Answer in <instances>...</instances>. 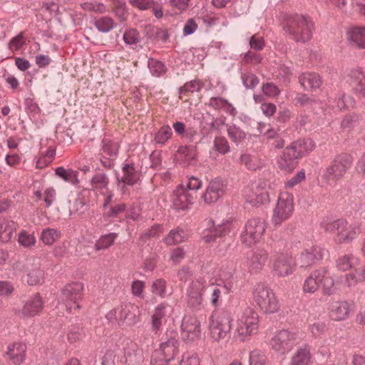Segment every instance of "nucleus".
Returning a JSON list of instances; mask_svg holds the SVG:
<instances>
[{
    "mask_svg": "<svg viewBox=\"0 0 365 365\" xmlns=\"http://www.w3.org/2000/svg\"><path fill=\"white\" fill-rule=\"evenodd\" d=\"M123 176L120 181L128 185H133L140 180V174L133 164L126 163L122 168Z\"/></svg>",
    "mask_w": 365,
    "mask_h": 365,
    "instance_id": "obj_30",
    "label": "nucleus"
},
{
    "mask_svg": "<svg viewBox=\"0 0 365 365\" xmlns=\"http://www.w3.org/2000/svg\"><path fill=\"white\" fill-rule=\"evenodd\" d=\"M268 254L264 249H257L247 255V265L250 272H257L262 269L267 260Z\"/></svg>",
    "mask_w": 365,
    "mask_h": 365,
    "instance_id": "obj_19",
    "label": "nucleus"
},
{
    "mask_svg": "<svg viewBox=\"0 0 365 365\" xmlns=\"http://www.w3.org/2000/svg\"><path fill=\"white\" fill-rule=\"evenodd\" d=\"M165 316V306L163 304H159L152 315V329L157 333L162 325L161 319Z\"/></svg>",
    "mask_w": 365,
    "mask_h": 365,
    "instance_id": "obj_36",
    "label": "nucleus"
},
{
    "mask_svg": "<svg viewBox=\"0 0 365 365\" xmlns=\"http://www.w3.org/2000/svg\"><path fill=\"white\" fill-rule=\"evenodd\" d=\"M19 242L24 247H30L36 243V238L34 235L29 234L23 230L19 235Z\"/></svg>",
    "mask_w": 365,
    "mask_h": 365,
    "instance_id": "obj_55",
    "label": "nucleus"
},
{
    "mask_svg": "<svg viewBox=\"0 0 365 365\" xmlns=\"http://www.w3.org/2000/svg\"><path fill=\"white\" fill-rule=\"evenodd\" d=\"M26 344L21 342L10 344L7 347L6 356L14 364L19 365L26 359Z\"/></svg>",
    "mask_w": 365,
    "mask_h": 365,
    "instance_id": "obj_22",
    "label": "nucleus"
},
{
    "mask_svg": "<svg viewBox=\"0 0 365 365\" xmlns=\"http://www.w3.org/2000/svg\"><path fill=\"white\" fill-rule=\"evenodd\" d=\"M90 22L101 33L110 31L115 26L113 19L106 16L93 18Z\"/></svg>",
    "mask_w": 365,
    "mask_h": 365,
    "instance_id": "obj_33",
    "label": "nucleus"
},
{
    "mask_svg": "<svg viewBox=\"0 0 365 365\" xmlns=\"http://www.w3.org/2000/svg\"><path fill=\"white\" fill-rule=\"evenodd\" d=\"M359 115L354 113L348 115L341 121V127L344 128H353L359 120Z\"/></svg>",
    "mask_w": 365,
    "mask_h": 365,
    "instance_id": "obj_61",
    "label": "nucleus"
},
{
    "mask_svg": "<svg viewBox=\"0 0 365 365\" xmlns=\"http://www.w3.org/2000/svg\"><path fill=\"white\" fill-rule=\"evenodd\" d=\"M148 66L151 73L156 77H159L166 72V67L164 63L154 58L148 59Z\"/></svg>",
    "mask_w": 365,
    "mask_h": 365,
    "instance_id": "obj_42",
    "label": "nucleus"
},
{
    "mask_svg": "<svg viewBox=\"0 0 365 365\" xmlns=\"http://www.w3.org/2000/svg\"><path fill=\"white\" fill-rule=\"evenodd\" d=\"M196 155L197 147L194 145L180 146L177 151V158L188 163L194 160Z\"/></svg>",
    "mask_w": 365,
    "mask_h": 365,
    "instance_id": "obj_35",
    "label": "nucleus"
},
{
    "mask_svg": "<svg viewBox=\"0 0 365 365\" xmlns=\"http://www.w3.org/2000/svg\"><path fill=\"white\" fill-rule=\"evenodd\" d=\"M315 147L310 139H299L292 143L283 150L278 160L279 168L286 172L292 171L298 165V160L312 152Z\"/></svg>",
    "mask_w": 365,
    "mask_h": 365,
    "instance_id": "obj_2",
    "label": "nucleus"
},
{
    "mask_svg": "<svg viewBox=\"0 0 365 365\" xmlns=\"http://www.w3.org/2000/svg\"><path fill=\"white\" fill-rule=\"evenodd\" d=\"M323 257V250L319 246H312L301 253L299 258V263L301 267H310Z\"/></svg>",
    "mask_w": 365,
    "mask_h": 365,
    "instance_id": "obj_18",
    "label": "nucleus"
},
{
    "mask_svg": "<svg viewBox=\"0 0 365 365\" xmlns=\"http://www.w3.org/2000/svg\"><path fill=\"white\" fill-rule=\"evenodd\" d=\"M324 273V267H321L312 272L304 281L303 285L304 292L309 294L314 293L322 284Z\"/></svg>",
    "mask_w": 365,
    "mask_h": 365,
    "instance_id": "obj_23",
    "label": "nucleus"
},
{
    "mask_svg": "<svg viewBox=\"0 0 365 365\" xmlns=\"http://www.w3.org/2000/svg\"><path fill=\"white\" fill-rule=\"evenodd\" d=\"M227 135L230 139L235 143L241 142L246 137L245 131L235 125H227Z\"/></svg>",
    "mask_w": 365,
    "mask_h": 365,
    "instance_id": "obj_43",
    "label": "nucleus"
},
{
    "mask_svg": "<svg viewBox=\"0 0 365 365\" xmlns=\"http://www.w3.org/2000/svg\"><path fill=\"white\" fill-rule=\"evenodd\" d=\"M226 188L227 185L220 178L212 180L203 194L204 201L207 204L216 202L225 195Z\"/></svg>",
    "mask_w": 365,
    "mask_h": 365,
    "instance_id": "obj_15",
    "label": "nucleus"
},
{
    "mask_svg": "<svg viewBox=\"0 0 365 365\" xmlns=\"http://www.w3.org/2000/svg\"><path fill=\"white\" fill-rule=\"evenodd\" d=\"M283 30L296 43H307L312 37L314 24L309 16L295 14L287 16L282 23Z\"/></svg>",
    "mask_w": 365,
    "mask_h": 365,
    "instance_id": "obj_1",
    "label": "nucleus"
},
{
    "mask_svg": "<svg viewBox=\"0 0 365 365\" xmlns=\"http://www.w3.org/2000/svg\"><path fill=\"white\" fill-rule=\"evenodd\" d=\"M322 225L325 231L335 235L336 243L349 242L359 233L358 227H347V222L344 219H337L331 222H323Z\"/></svg>",
    "mask_w": 365,
    "mask_h": 365,
    "instance_id": "obj_6",
    "label": "nucleus"
},
{
    "mask_svg": "<svg viewBox=\"0 0 365 365\" xmlns=\"http://www.w3.org/2000/svg\"><path fill=\"white\" fill-rule=\"evenodd\" d=\"M262 57L253 51H248L245 54L243 61L245 63L257 64L262 61Z\"/></svg>",
    "mask_w": 365,
    "mask_h": 365,
    "instance_id": "obj_64",
    "label": "nucleus"
},
{
    "mask_svg": "<svg viewBox=\"0 0 365 365\" xmlns=\"http://www.w3.org/2000/svg\"><path fill=\"white\" fill-rule=\"evenodd\" d=\"M119 326H133L139 321L140 310L131 303L123 304L117 307Z\"/></svg>",
    "mask_w": 365,
    "mask_h": 365,
    "instance_id": "obj_13",
    "label": "nucleus"
},
{
    "mask_svg": "<svg viewBox=\"0 0 365 365\" xmlns=\"http://www.w3.org/2000/svg\"><path fill=\"white\" fill-rule=\"evenodd\" d=\"M166 282L163 279H159L153 282L151 286V292L161 297L165 295Z\"/></svg>",
    "mask_w": 365,
    "mask_h": 365,
    "instance_id": "obj_56",
    "label": "nucleus"
},
{
    "mask_svg": "<svg viewBox=\"0 0 365 365\" xmlns=\"http://www.w3.org/2000/svg\"><path fill=\"white\" fill-rule=\"evenodd\" d=\"M241 78L244 86L247 89H253L259 83L258 77L252 73H242Z\"/></svg>",
    "mask_w": 365,
    "mask_h": 365,
    "instance_id": "obj_49",
    "label": "nucleus"
},
{
    "mask_svg": "<svg viewBox=\"0 0 365 365\" xmlns=\"http://www.w3.org/2000/svg\"><path fill=\"white\" fill-rule=\"evenodd\" d=\"M322 284L324 294L331 295L334 293L335 289L334 287V279L332 277L327 275V270L326 269Z\"/></svg>",
    "mask_w": 365,
    "mask_h": 365,
    "instance_id": "obj_54",
    "label": "nucleus"
},
{
    "mask_svg": "<svg viewBox=\"0 0 365 365\" xmlns=\"http://www.w3.org/2000/svg\"><path fill=\"white\" fill-rule=\"evenodd\" d=\"M202 87V83L199 80H194L187 82L179 89L180 95H185L187 92L193 93L200 91Z\"/></svg>",
    "mask_w": 365,
    "mask_h": 365,
    "instance_id": "obj_50",
    "label": "nucleus"
},
{
    "mask_svg": "<svg viewBox=\"0 0 365 365\" xmlns=\"http://www.w3.org/2000/svg\"><path fill=\"white\" fill-rule=\"evenodd\" d=\"M346 35L352 46L365 48V27H354L347 31Z\"/></svg>",
    "mask_w": 365,
    "mask_h": 365,
    "instance_id": "obj_29",
    "label": "nucleus"
},
{
    "mask_svg": "<svg viewBox=\"0 0 365 365\" xmlns=\"http://www.w3.org/2000/svg\"><path fill=\"white\" fill-rule=\"evenodd\" d=\"M250 365H266L265 354L260 350H254L250 354Z\"/></svg>",
    "mask_w": 365,
    "mask_h": 365,
    "instance_id": "obj_52",
    "label": "nucleus"
},
{
    "mask_svg": "<svg viewBox=\"0 0 365 365\" xmlns=\"http://www.w3.org/2000/svg\"><path fill=\"white\" fill-rule=\"evenodd\" d=\"M292 264L293 262L291 257L281 255L274 264V270L279 276H287L293 272Z\"/></svg>",
    "mask_w": 365,
    "mask_h": 365,
    "instance_id": "obj_27",
    "label": "nucleus"
},
{
    "mask_svg": "<svg viewBox=\"0 0 365 365\" xmlns=\"http://www.w3.org/2000/svg\"><path fill=\"white\" fill-rule=\"evenodd\" d=\"M230 225L229 221L218 225L212 222V225L204 232L203 240L206 242H216L218 238L225 237L230 232Z\"/></svg>",
    "mask_w": 365,
    "mask_h": 365,
    "instance_id": "obj_16",
    "label": "nucleus"
},
{
    "mask_svg": "<svg viewBox=\"0 0 365 365\" xmlns=\"http://www.w3.org/2000/svg\"><path fill=\"white\" fill-rule=\"evenodd\" d=\"M214 145L216 150L222 154H225L230 150L229 143L227 139L224 137L215 138Z\"/></svg>",
    "mask_w": 365,
    "mask_h": 365,
    "instance_id": "obj_57",
    "label": "nucleus"
},
{
    "mask_svg": "<svg viewBox=\"0 0 365 365\" xmlns=\"http://www.w3.org/2000/svg\"><path fill=\"white\" fill-rule=\"evenodd\" d=\"M124 365H142L144 358L143 350L136 344L124 348Z\"/></svg>",
    "mask_w": 365,
    "mask_h": 365,
    "instance_id": "obj_25",
    "label": "nucleus"
},
{
    "mask_svg": "<svg viewBox=\"0 0 365 365\" xmlns=\"http://www.w3.org/2000/svg\"><path fill=\"white\" fill-rule=\"evenodd\" d=\"M109 184V179L106 173H97L91 180L92 190L107 189Z\"/></svg>",
    "mask_w": 365,
    "mask_h": 365,
    "instance_id": "obj_38",
    "label": "nucleus"
},
{
    "mask_svg": "<svg viewBox=\"0 0 365 365\" xmlns=\"http://www.w3.org/2000/svg\"><path fill=\"white\" fill-rule=\"evenodd\" d=\"M294 210L292 197H280L274 210L272 223L274 227L279 226L282 222L290 217Z\"/></svg>",
    "mask_w": 365,
    "mask_h": 365,
    "instance_id": "obj_11",
    "label": "nucleus"
},
{
    "mask_svg": "<svg viewBox=\"0 0 365 365\" xmlns=\"http://www.w3.org/2000/svg\"><path fill=\"white\" fill-rule=\"evenodd\" d=\"M352 163L353 157L350 154L342 153L337 155L324 170L322 178L329 184L336 183L345 175Z\"/></svg>",
    "mask_w": 365,
    "mask_h": 365,
    "instance_id": "obj_5",
    "label": "nucleus"
},
{
    "mask_svg": "<svg viewBox=\"0 0 365 365\" xmlns=\"http://www.w3.org/2000/svg\"><path fill=\"white\" fill-rule=\"evenodd\" d=\"M311 359L310 346L304 344L297 348L291 359L289 365H310Z\"/></svg>",
    "mask_w": 365,
    "mask_h": 365,
    "instance_id": "obj_26",
    "label": "nucleus"
},
{
    "mask_svg": "<svg viewBox=\"0 0 365 365\" xmlns=\"http://www.w3.org/2000/svg\"><path fill=\"white\" fill-rule=\"evenodd\" d=\"M182 339L185 341H192L200 336V322L193 316L186 315L181 324Z\"/></svg>",
    "mask_w": 365,
    "mask_h": 365,
    "instance_id": "obj_14",
    "label": "nucleus"
},
{
    "mask_svg": "<svg viewBox=\"0 0 365 365\" xmlns=\"http://www.w3.org/2000/svg\"><path fill=\"white\" fill-rule=\"evenodd\" d=\"M102 149L110 157H115L118 150V145L111 140L103 138L102 140Z\"/></svg>",
    "mask_w": 365,
    "mask_h": 365,
    "instance_id": "obj_48",
    "label": "nucleus"
},
{
    "mask_svg": "<svg viewBox=\"0 0 365 365\" xmlns=\"http://www.w3.org/2000/svg\"><path fill=\"white\" fill-rule=\"evenodd\" d=\"M117 236L118 235L114 232L102 235L95 244L96 250H101L108 248L114 243L115 239Z\"/></svg>",
    "mask_w": 365,
    "mask_h": 365,
    "instance_id": "obj_41",
    "label": "nucleus"
},
{
    "mask_svg": "<svg viewBox=\"0 0 365 365\" xmlns=\"http://www.w3.org/2000/svg\"><path fill=\"white\" fill-rule=\"evenodd\" d=\"M358 262V259L353 255H346L340 257L336 260V267L341 271H346L352 268Z\"/></svg>",
    "mask_w": 365,
    "mask_h": 365,
    "instance_id": "obj_39",
    "label": "nucleus"
},
{
    "mask_svg": "<svg viewBox=\"0 0 365 365\" xmlns=\"http://www.w3.org/2000/svg\"><path fill=\"white\" fill-rule=\"evenodd\" d=\"M17 224L10 220L4 219L0 221V241L7 242L12 238L14 232L16 230Z\"/></svg>",
    "mask_w": 365,
    "mask_h": 365,
    "instance_id": "obj_31",
    "label": "nucleus"
},
{
    "mask_svg": "<svg viewBox=\"0 0 365 365\" xmlns=\"http://www.w3.org/2000/svg\"><path fill=\"white\" fill-rule=\"evenodd\" d=\"M61 237V232L53 228L43 230L41 240L45 245H51Z\"/></svg>",
    "mask_w": 365,
    "mask_h": 365,
    "instance_id": "obj_40",
    "label": "nucleus"
},
{
    "mask_svg": "<svg viewBox=\"0 0 365 365\" xmlns=\"http://www.w3.org/2000/svg\"><path fill=\"white\" fill-rule=\"evenodd\" d=\"M180 365H200V359L197 354H186L182 356Z\"/></svg>",
    "mask_w": 365,
    "mask_h": 365,
    "instance_id": "obj_59",
    "label": "nucleus"
},
{
    "mask_svg": "<svg viewBox=\"0 0 365 365\" xmlns=\"http://www.w3.org/2000/svg\"><path fill=\"white\" fill-rule=\"evenodd\" d=\"M233 321L230 308L224 307L215 311L210 317V329L212 339L219 341L230 333Z\"/></svg>",
    "mask_w": 365,
    "mask_h": 365,
    "instance_id": "obj_4",
    "label": "nucleus"
},
{
    "mask_svg": "<svg viewBox=\"0 0 365 365\" xmlns=\"http://www.w3.org/2000/svg\"><path fill=\"white\" fill-rule=\"evenodd\" d=\"M185 234L182 229L172 230L168 236L165 238V242L168 245L178 244L184 241Z\"/></svg>",
    "mask_w": 365,
    "mask_h": 365,
    "instance_id": "obj_44",
    "label": "nucleus"
},
{
    "mask_svg": "<svg viewBox=\"0 0 365 365\" xmlns=\"http://www.w3.org/2000/svg\"><path fill=\"white\" fill-rule=\"evenodd\" d=\"M298 342L299 339L296 332L282 329L274 334L270 344L275 351L285 354L289 352Z\"/></svg>",
    "mask_w": 365,
    "mask_h": 365,
    "instance_id": "obj_9",
    "label": "nucleus"
},
{
    "mask_svg": "<svg viewBox=\"0 0 365 365\" xmlns=\"http://www.w3.org/2000/svg\"><path fill=\"white\" fill-rule=\"evenodd\" d=\"M250 47L257 51H261L264 46V38L257 34L253 35L250 39Z\"/></svg>",
    "mask_w": 365,
    "mask_h": 365,
    "instance_id": "obj_63",
    "label": "nucleus"
},
{
    "mask_svg": "<svg viewBox=\"0 0 365 365\" xmlns=\"http://www.w3.org/2000/svg\"><path fill=\"white\" fill-rule=\"evenodd\" d=\"M83 329L81 327L76 325H72L70 327L67 336L70 343H74L81 340L83 338Z\"/></svg>",
    "mask_w": 365,
    "mask_h": 365,
    "instance_id": "obj_53",
    "label": "nucleus"
},
{
    "mask_svg": "<svg viewBox=\"0 0 365 365\" xmlns=\"http://www.w3.org/2000/svg\"><path fill=\"white\" fill-rule=\"evenodd\" d=\"M254 297L259 308L266 314L276 313L279 305L272 290L265 284L259 283L254 291Z\"/></svg>",
    "mask_w": 365,
    "mask_h": 365,
    "instance_id": "obj_7",
    "label": "nucleus"
},
{
    "mask_svg": "<svg viewBox=\"0 0 365 365\" xmlns=\"http://www.w3.org/2000/svg\"><path fill=\"white\" fill-rule=\"evenodd\" d=\"M348 81L356 93L365 96V74L361 69H352Z\"/></svg>",
    "mask_w": 365,
    "mask_h": 365,
    "instance_id": "obj_24",
    "label": "nucleus"
},
{
    "mask_svg": "<svg viewBox=\"0 0 365 365\" xmlns=\"http://www.w3.org/2000/svg\"><path fill=\"white\" fill-rule=\"evenodd\" d=\"M203 284L198 281H193L187 289V303L194 309H197L202 302Z\"/></svg>",
    "mask_w": 365,
    "mask_h": 365,
    "instance_id": "obj_20",
    "label": "nucleus"
},
{
    "mask_svg": "<svg viewBox=\"0 0 365 365\" xmlns=\"http://www.w3.org/2000/svg\"><path fill=\"white\" fill-rule=\"evenodd\" d=\"M123 39L125 43L132 48H135L134 46L141 41L140 33L135 29H127L123 35Z\"/></svg>",
    "mask_w": 365,
    "mask_h": 365,
    "instance_id": "obj_37",
    "label": "nucleus"
},
{
    "mask_svg": "<svg viewBox=\"0 0 365 365\" xmlns=\"http://www.w3.org/2000/svg\"><path fill=\"white\" fill-rule=\"evenodd\" d=\"M350 305L347 302H335L332 304L331 317L336 321L344 320L350 312Z\"/></svg>",
    "mask_w": 365,
    "mask_h": 365,
    "instance_id": "obj_32",
    "label": "nucleus"
},
{
    "mask_svg": "<svg viewBox=\"0 0 365 365\" xmlns=\"http://www.w3.org/2000/svg\"><path fill=\"white\" fill-rule=\"evenodd\" d=\"M83 292V284L80 282H75L68 284L62 289L63 300L72 302L77 309L81 306L77 303L81 298Z\"/></svg>",
    "mask_w": 365,
    "mask_h": 365,
    "instance_id": "obj_17",
    "label": "nucleus"
},
{
    "mask_svg": "<svg viewBox=\"0 0 365 365\" xmlns=\"http://www.w3.org/2000/svg\"><path fill=\"white\" fill-rule=\"evenodd\" d=\"M43 270L40 269H34L26 274L24 280L29 285H36L40 284L43 281Z\"/></svg>",
    "mask_w": 365,
    "mask_h": 365,
    "instance_id": "obj_45",
    "label": "nucleus"
},
{
    "mask_svg": "<svg viewBox=\"0 0 365 365\" xmlns=\"http://www.w3.org/2000/svg\"><path fill=\"white\" fill-rule=\"evenodd\" d=\"M43 303L40 294L36 293L25 302L21 313L24 317H34L42 311Z\"/></svg>",
    "mask_w": 365,
    "mask_h": 365,
    "instance_id": "obj_21",
    "label": "nucleus"
},
{
    "mask_svg": "<svg viewBox=\"0 0 365 365\" xmlns=\"http://www.w3.org/2000/svg\"><path fill=\"white\" fill-rule=\"evenodd\" d=\"M262 90L263 93L267 96H276L279 93L277 86L272 82L264 83Z\"/></svg>",
    "mask_w": 365,
    "mask_h": 365,
    "instance_id": "obj_60",
    "label": "nucleus"
},
{
    "mask_svg": "<svg viewBox=\"0 0 365 365\" xmlns=\"http://www.w3.org/2000/svg\"><path fill=\"white\" fill-rule=\"evenodd\" d=\"M299 82L305 90L314 91L319 88L322 83L321 77L315 73H304L299 77Z\"/></svg>",
    "mask_w": 365,
    "mask_h": 365,
    "instance_id": "obj_28",
    "label": "nucleus"
},
{
    "mask_svg": "<svg viewBox=\"0 0 365 365\" xmlns=\"http://www.w3.org/2000/svg\"><path fill=\"white\" fill-rule=\"evenodd\" d=\"M55 173L65 182H70L73 185L79 183L78 179V173L72 169H65L63 167H58L55 170Z\"/></svg>",
    "mask_w": 365,
    "mask_h": 365,
    "instance_id": "obj_34",
    "label": "nucleus"
},
{
    "mask_svg": "<svg viewBox=\"0 0 365 365\" xmlns=\"http://www.w3.org/2000/svg\"><path fill=\"white\" fill-rule=\"evenodd\" d=\"M172 134L173 132L171 128L169 125H164L161 127L155 134V140L158 144L164 145L171 137Z\"/></svg>",
    "mask_w": 365,
    "mask_h": 365,
    "instance_id": "obj_47",
    "label": "nucleus"
},
{
    "mask_svg": "<svg viewBox=\"0 0 365 365\" xmlns=\"http://www.w3.org/2000/svg\"><path fill=\"white\" fill-rule=\"evenodd\" d=\"M130 4L140 10L150 9L154 5V0H129Z\"/></svg>",
    "mask_w": 365,
    "mask_h": 365,
    "instance_id": "obj_62",
    "label": "nucleus"
},
{
    "mask_svg": "<svg viewBox=\"0 0 365 365\" xmlns=\"http://www.w3.org/2000/svg\"><path fill=\"white\" fill-rule=\"evenodd\" d=\"M196 198L197 195L195 192H190V190L185 189L182 185H180L173 192L171 200L175 210L185 211L190 208Z\"/></svg>",
    "mask_w": 365,
    "mask_h": 365,
    "instance_id": "obj_12",
    "label": "nucleus"
},
{
    "mask_svg": "<svg viewBox=\"0 0 365 365\" xmlns=\"http://www.w3.org/2000/svg\"><path fill=\"white\" fill-rule=\"evenodd\" d=\"M126 205L125 203H118L108 207V210L103 214L104 217L108 218L119 217L125 212Z\"/></svg>",
    "mask_w": 365,
    "mask_h": 365,
    "instance_id": "obj_46",
    "label": "nucleus"
},
{
    "mask_svg": "<svg viewBox=\"0 0 365 365\" xmlns=\"http://www.w3.org/2000/svg\"><path fill=\"white\" fill-rule=\"evenodd\" d=\"M240 162L250 170H256L259 168L257 158L249 154H242L240 158Z\"/></svg>",
    "mask_w": 365,
    "mask_h": 365,
    "instance_id": "obj_51",
    "label": "nucleus"
},
{
    "mask_svg": "<svg viewBox=\"0 0 365 365\" xmlns=\"http://www.w3.org/2000/svg\"><path fill=\"white\" fill-rule=\"evenodd\" d=\"M162 339L159 348L152 354L150 364H168L178 354L180 343L175 331L167 333Z\"/></svg>",
    "mask_w": 365,
    "mask_h": 365,
    "instance_id": "obj_3",
    "label": "nucleus"
},
{
    "mask_svg": "<svg viewBox=\"0 0 365 365\" xmlns=\"http://www.w3.org/2000/svg\"><path fill=\"white\" fill-rule=\"evenodd\" d=\"M266 229L264 220L259 217H254L247 221L245 227V231L242 234V240L248 245L259 241Z\"/></svg>",
    "mask_w": 365,
    "mask_h": 365,
    "instance_id": "obj_10",
    "label": "nucleus"
},
{
    "mask_svg": "<svg viewBox=\"0 0 365 365\" xmlns=\"http://www.w3.org/2000/svg\"><path fill=\"white\" fill-rule=\"evenodd\" d=\"M258 327V314L254 309L247 307L237 321L236 331L240 340L244 341L249 336L257 334Z\"/></svg>",
    "mask_w": 365,
    "mask_h": 365,
    "instance_id": "obj_8",
    "label": "nucleus"
},
{
    "mask_svg": "<svg viewBox=\"0 0 365 365\" xmlns=\"http://www.w3.org/2000/svg\"><path fill=\"white\" fill-rule=\"evenodd\" d=\"M24 106L26 111L28 113L35 115L40 113L41 109L38 105L34 102V100L32 98H26L24 100Z\"/></svg>",
    "mask_w": 365,
    "mask_h": 365,
    "instance_id": "obj_58",
    "label": "nucleus"
}]
</instances>
